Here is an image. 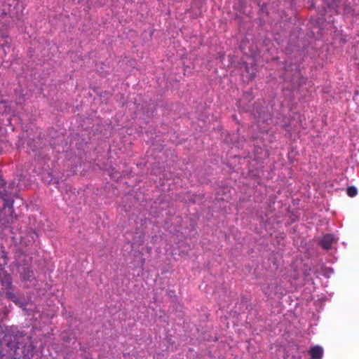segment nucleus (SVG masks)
I'll return each mask as SVG.
<instances>
[{
  "label": "nucleus",
  "mask_w": 359,
  "mask_h": 359,
  "mask_svg": "<svg viewBox=\"0 0 359 359\" xmlns=\"http://www.w3.org/2000/svg\"><path fill=\"white\" fill-rule=\"evenodd\" d=\"M292 268L294 271L292 276L294 279H298L301 276L307 278L312 273H316V267L309 258L306 260L299 258L296 259L292 264Z\"/></svg>",
  "instance_id": "1"
},
{
  "label": "nucleus",
  "mask_w": 359,
  "mask_h": 359,
  "mask_svg": "<svg viewBox=\"0 0 359 359\" xmlns=\"http://www.w3.org/2000/svg\"><path fill=\"white\" fill-rule=\"evenodd\" d=\"M311 359H321L323 355V349L320 346H313L309 350Z\"/></svg>",
  "instance_id": "2"
},
{
  "label": "nucleus",
  "mask_w": 359,
  "mask_h": 359,
  "mask_svg": "<svg viewBox=\"0 0 359 359\" xmlns=\"http://www.w3.org/2000/svg\"><path fill=\"white\" fill-rule=\"evenodd\" d=\"M1 284L4 290H11L12 287V278L8 273H5L1 279Z\"/></svg>",
  "instance_id": "3"
},
{
  "label": "nucleus",
  "mask_w": 359,
  "mask_h": 359,
  "mask_svg": "<svg viewBox=\"0 0 359 359\" xmlns=\"http://www.w3.org/2000/svg\"><path fill=\"white\" fill-rule=\"evenodd\" d=\"M337 244L334 237L331 234H327L321 240L322 247H329L331 245Z\"/></svg>",
  "instance_id": "4"
},
{
  "label": "nucleus",
  "mask_w": 359,
  "mask_h": 359,
  "mask_svg": "<svg viewBox=\"0 0 359 359\" xmlns=\"http://www.w3.org/2000/svg\"><path fill=\"white\" fill-rule=\"evenodd\" d=\"M22 276L23 280L26 281H32L34 278L33 271L28 268L25 269L22 273Z\"/></svg>",
  "instance_id": "5"
},
{
  "label": "nucleus",
  "mask_w": 359,
  "mask_h": 359,
  "mask_svg": "<svg viewBox=\"0 0 359 359\" xmlns=\"http://www.w3.org/2000/svg\"><path fill=\"white\" fill-rule=\"evenodd\" d=\"M357 189L356 188L353 187H348L347 189V194L351 196V197H353L355 196H356L357 194Z\"/></svg>",
  "instance_id": "6"
},
{
  "label": "nucleus",
  "mask_w": 359,
  "mask_h": 359,
  "mask_svg": "<svg viewBox=\"0 0 359 359\" xmlns=\"http://www.w3.org/2000/svg\"><path fill=\"white\" fill-rule=\"evenodd\" d=\"M7 297L11 299H13L15 297V294L12 291H10L11 290H5Z\"/></svg>",
  "instance_id": "7"
}]
</instances>
